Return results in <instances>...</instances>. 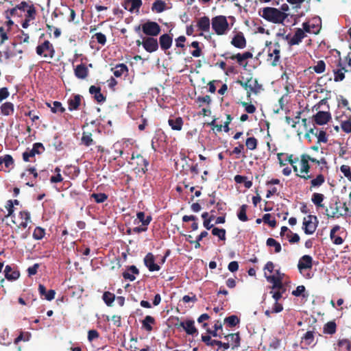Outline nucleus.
Masks as SVG:
<instances>
[{"mask_svg": "<svg viewBox=\"0 0 351 351\" xmlns=\"http://www.w3.org/2000/svg\"><path fill=\"white\" fill-rule=\"evenodd\" d=\"M236 83L239 84L246 90L247 100L251 102V96L252 94L258 95L262 90L263 86L259 84L256 78L250 77L247 78L245 81L237 80Z\"/></svg>", "mask_w": 351, "mask_h": 351, "instance_id": "1", "label": "nucleus"}, {"mask_svg": "<svg viewBox=\"0 0 351 351\" xmlns=\"http://www.w3.org/2000/svg\"><path fill=\"white\" fill-rule=\"evenodd\" d=\"M341 229V227L339 225H335L332 227V228L330 230V238L332 241V242L335 245H341L343 244L344 240L343 238L340 236L336 235V232H338Z\"/></svg>", "mask_w": 351, "mask_h": 351, "instance_id": "27", "label": "nucleus"}, {"mask_svg": "<svg viewBox=\"0 0 351 351\" xmlns=\"http://www.w3.org/2000/svg\"><path fill=\"white\" fill-rule=\"evenodd\" d=\"M82 97L80 95H74L68 100V108L70 111L76 110L79 108Z\"/></svg>", "mask_w": 351, "mask_h": 351, "instance_id": "29", "label": "nucleus"}, {"mask_svg": "<svg viewBox=\"0 0 351 351\" xmlns=\"http://www.w3.org/2000/svg\"><path fill=\"white\" fill-rule=\"evenodd\" d=\"M339 202L336 201L335 203L330 204L329 208H326V215L328 218H339L343 215L342 213H339Z\"/></svg>", "mask_w": 351, "mask_h": 351, "instance_id": "15", "label": "nucleus"}, {"mask_svg": "<svg viewBox=\"0 0 351 351\" xmlns=\"http://www.w3.org/2000/svg\"><path fill=\"white\" fill-rule=\"evenodd\" d=\"M266 46L268 47L267 62L273 66H276L280 64V45L278 42H276L273 45L271 41L266 42Z\"/></svg>", "mask_w": 351, "mask_h": 351, "instance_id": "3", "label": "nucleus"}, {"mask_svg": "<svg viewBox=\"0 0 351 351\" xmlns=\"http://www.w3.org/2000/svg\"><path fill=\"white\" fill-rule=\"evenodd\" d=\"M36 16V9L33 3H30L26 10L25 18L34 20Z\"/></svg>", "mask_w": 351, "mask_h": 351, "instance_id": "51", "label": "nucleus"}, {"mask_svg": "<svg viewBox=\"0 0 351 351\" xmlns=\"http://www.w3.org/2000/svg\"><path fill=\"white\" fill-rule=\"evenodd\" d=\"M136 216L139 221H141L144 226H147L152 219L150 215L145 217V213L142 211L138 212Z\"/></svg>", "mask_w": 351, "mask_h": 351, "instance_id": "46", "label": "nucleus"}, {"mask_svg": "<svg viewBox=\"0 0 351 351\" xmlns=\"http://www.w3.org/2000/svg\"><path fill=\"white\" fill-rule=\"evenodd\" d=\"M168 123L173 130L180 131L183 126V120L181 117H176L175 119H169Z\"/></svg>", "mask_w": 351, "mask_h": 351, "instance_id": "35", "label": "nucleus"}, {"mask_svg": "<svg viewBox=\"0 0 351 351\" xmlns=\"http://www.w3.org/2000/svg\"><path fill=\"white\" fill-rule=\"evenodd\" d=\"M325 182V176L319 173L315 178H311L309 191H312L313 189L319 188Z\"/></svg>", "mask_w": 351, "mask_h": 351, "instance_id": "26", "label": "nucleus"}, {"mask_svg": "<svg viewBox=\"0 0 351 351\" xmlns=\"http://www.w3.org/2000/svg\"><path fill=\"white\" fill-rule=\"evenodd\" d=\"M90 198L94 199V200L96 203L101 204L108 199V195L104 193H93L90 195Z\"/></svg>", "mask_w": 351, "mask_h": 351, "instance_id": "48", "label": "nucleus"}, {"mask_svg": "<svg viewBox=\"0 0 351 351\" xmlns=\"http://www.w3.org/2000/svg\"><path fill=\"white\" fill-rule=\"evenodd\" d=\"M224 338L230 344L232 350L240 346L241 338L239 332L228 334L224 335Z\"/></svg>", "mask_w": 351, "mask_h": 351, "instance_id": "21", "label": "nucleus"}, {"mask_svg": "<svg viewBox=\"0 0 351 351\" xmlns=\"http://www.w3.org/2000/svg\"><path fill=\"white\" fill-rule=\"evenodd\" d=\"M142 40H136V45L139 47L143 46V49L148 53H154L158 51L159 48V44L156 36H143L140 34Z\"/></svg>", "mask_w": 351, "mask_h": 351, "instance_id": "5", "label": "nucleus"}, {"mask_svg": "<svg viewBox=\"0 0 351 351\" xmlns=\"http://www.w3.org/2000/svg\"><path fill=\"white\" fill-rule=\"evenodd\" d=\"M341 172L351 182V171L348 165H343L340 167Z\"/></svg>", "mask_w": 351, "mask_h": 351, "instance_id": "64", "label": "nucleus"}, {"mask_svg": "<svg viewBox=\"0 0 351 351\" xmlns=\"http://www.w3.org/2000/svg\"><path fill=\"white\" fill-rule=\"evenodd\" d=\"M241 105L245 108V110L247 113L253 114L256 112V107L252 104H249L246 101H241Z\"/></svg>", "mask_w": 351, "mask_h": 351, "instance_id": "62", "label": "nucleus"}, {"mask_svg": "<svg viewBox=\"0 0 351 351\" xmlns=\"http://www.w3.org/2000/svg\"><path fill=\"white\" fill-rule=\"evenodd\" d=\"M302 343H304L306 346H315V331L308 330L302 337Z\"/></svg>", "mask_w": 351, "mask_h": 351, "instance_id": "30", "label": "nucleus"}, {"mask_svg": "<svg viewBox=\"0 0 351 351\" xmlns=\"http://www.w3.org/2000/svg\"><path fill=\"white\" fill-rule=\"evenodd\" d=\"M111 71L113 72V74L116 77H120L124 73L128 72V68L125 64L121 63L117 64L115 67L112 68Z\"/></svg>", "mask_w": 351, "mask_h": 351, "instance_id": "34", "label": "nucleus"}, {"mask_svg": "<svg viewBox=\"0 0 351 351\" xmlns=\"http://www.w3.org/2000/svg\"><path fill=\"white\" fill-rule=\"evenodd\" d=\"M176 326L178 328H183L188 335H193L194 334L197 333V330L195 326V322L191 319H188L185 322H180V324H176Z\"/></svg>", "mask_w": 351, "mask_h": 351, "instance_id": "14", "label": "nucleus"}, {"mask_svg": "<svg viewBox=\"0 0 351 351\" xmlns=\"http://www.w3.org/2000/svg\"><path fill=\"white\" fill-rule=\"evenodd\" d=\"M173 43V38L169 34H164L159 38L158 44L162 51L170 49Z\"/></svg>", "mask_w": 351, "mask_h": 351, "instance_id": "20", "label": "nucleus"}, {"mask_svg": "<svg viewBox=\"0 0 351 351\" xmlns=\"http://www.w3.org/2000/svg\"><path fill=\"white\" fill-rule=\"evenodd\" d=\"M36 52L38 56L46 60H51L54 58L56 51L52 43L47 40L38 45Z\"/></svg>", "mask_w": 351, "mask_h": 351, "instance_id": "4", "label": "nucleus"}, {"mask_svg": "<svg viewBox=\"0 0 351 351\" xmlns=\"http://www.w3.org/2000/svg\"><path fill=\"white\" fill-rule=\"evenodd\" d=\"M92 39H95L102 46L105 45L107 41L106 35L101 32L95 33L92 36Z\"/></svg>", "mask_w": 351, "mask_h": 351, "instance_id": "57", "label": "nucleus"}, {"mask_svg": "<svg viewBox=\"0 0 351 351\" xmlns=\"http://www.w3.org/2000/svg\"><path fill=\"white\" fill-rule=\"evenodd\" d=\"M166 9V3L162 0H156L152 6V10L156 13L162 12Z\"/></svg>", "mask_w": 351, "mask_h": 351, "instance_id": "41", "label": "nucleus"}, {"mask_svg": "<svg viewBox=\"0 0 351 351\" xmlns=\"http://www.w3.org/2000/svg\"><path fill=\"white\" fill-rule=\"evenodd\" d=\"M318 220L315 215H308L303 220L302 229L306 234H312L317 226Z\"/></svg>", "mask_w": 351, "mask_h": 351, "instance_id": "11", "label": "nucleus"}, {"mask_svg": "<svg viewBox=\"0 0 351 351\" xmlns=\"http://www.w3.org/2000/svg\"><path fill=\"white\" fill-rule=\"evenodd\" d=\"M89 93L94 95V99L98 103H103L106 101V97L101 93V88L99 86H90L89 88Z\"/></svg>", "mask_w": 351, "mask_h": 351, "instance_id": "25", "label": "nucleus"}, {"mask_svg": "<svg viewBox=\"0 0 351 351\" xmlns=\"http://www.w3.org/2000/svg\"><path fill=\"white\" fill-rule=\"evenodd\" d=\"M266 244L267 246L274 247L275 248L276 253H279L282 250V247H281V245L280 244V243H278L277 241H276L273 238L267 239V240L266 241Z\"/></svg>", "mask_w": 351, "mask_h": 351, "instance_id": "53", "label": "nucleus"}, {"mask_svg": "<svg viewBox=\"0 0 351 351\" xmlns=\"http://www.w3.org/2000/svg\"><path fill=\"white\" fill-rule=\"evenodd\" d=\"M45 235V230L41 227H36L33 232V238L36 240L42 239Z\"/></svg>", "mask_w": 351, "mask_h": 351, "instance_id": "58", "label": "nucleus"}, {"mask_svg": "<svg viewBox=\"0 0 351 351\" xmlns=\"http://www.w3.org/2000/svg\"><path fill=\"white\" fill-rule=\"evenodd\" d=\"M1 113L5 116H8L14 113V105L11 102H5L1 106Z\"/></svg>", "mask_w": 351, "mask_h": 351, "instance_id": "42", "label": "nucleus"}, {"mask_svg": "<svg viewBox=\"0 0 351 351\" xmlns=\"http://www.w3.org/2000/svg\"><path fill=\"white\" fill-rule=\"evenodd\" d=\"M221 56L226 59L237 60V61L239 65H243V62L245 60L244 59L242 53H240L230 56V53L229 52H226V53L221 54Z\"/></svg>", "mask_w": 351, "mask_h": 351, "instance_id": "38", "label": "nucleus"}, {"mask_svg": "<svg viewBox=\"0 0 351 351\" xmlns=\"http://www.w3.org/2000/svg\"><path fill=\"white\" fill-rule=\"evenodd\" d=\"M288 14L277 8L267 7L263 8L262 17L274 23H282Z\"/></svg>", "mask_w": 351, "mask_h": 351, "instance_id": "2", "label": "nucleus"}, {"mask_svg": "<svg viewBox=\"0 0 351 351\" xmlns=\"http://www.w3.org/2000/svg\"><path fill=\"white\" fill-rule=\"evenodd\" d=\"M223 322L227 324L228 326L232 328L236 326L240 322V319L237 315H232L226 317Z\"/></svg>", "mask_w": 351, "mask_h": 351, "instance_id": "43", "label": "nucleus"}, {"mask_svg": "<svg viewBox=\"0 0 351 351\" xmlns=\"http://www.w3.org/2000/svg\"><path fill=\"white\" fill-rule=\"evenodd\" d=\"M139 274V270L135 265L128 266L126 271L123 272L122 276L125 280H129L132 282L135 280L136 277L134 275Z\"/></svg>", "mask_w": 351, "mask_h": 351, "instance_id": "22", "label": "nucleus"}, {"mask_svg": "<svg viewBox=\"0 0 351 351\" xmlns=\"http://www.w3.org/2000/svg\"><path fill=\"white\" fill-rule=\"evenodd\" d=\"M81 144L86 147H89L95 144V141L92 137V133L84 132L81 138Z\"/></svg>", "mask_w": 351, "mask_h": 351, "instance_id": "36", "label": "nucleus"}, {"mask_svg": "<svg viewBox=\"0 0 351 351\" xmlns=\"http://www.w3.org/2000/svg\"><path fill=\"white\" fill-rule=\"evenodd\" d=\"M313 119L315 124L322 125L331 119V114L329 112L319 111L313 116Z\"/></svg>", "mask_w": 351, "mask_h": 351, "instance_id": "13", "label": "nucleus"}, {"mask_svg": "<svg viewBox=\"0 0 351 351\" xmlns=\"http://www.w3.org/2000/svg\"><path fill=\"white\" fill-rule=\"evenodd\" d=\"M257 145H258V141L254 136L249 137L245 141V146L250 150H254V149H256V147H257Z\"/></svg>", "mask_w": 351, "mask_h": 351, "instance_id": "54", "label": "nucleus"}, {"mask_svg": "<svg viewBox=\"0 0 351 351\" xmlns=\"http://www.w3.org/2000/svg\"><path fill=\"white\" fill-rule=\"evenodd\" d=\"M29 175H32V179L29 181H27L26 182V185L29 186H34V184H35V180H36V178H38V172H37V169L35 167H30V166H28L25 171L21 173V178L22 179H24L25 180H27V177L29 176Z\"/></svg>", "mask_w": 351, "mask_h": 351, "instance_id": "12", "label": "nucleus"}, {"mask_svg": "<svg viewBox=\"0 0 351 351\" xmlns=\"http://www.w3.org/2000/svg\"><path fill=\"white\" fill-rule=\"evenodd\" d=\"M210 19L208 16H202L199 19L197 26L202 32H208L210 29Z\"/></svg>", "mask_w": 351, "mask_h": 351, "instance_id": "32", "label": "nucleus"}, {"mask_svg": "<svg viewBox=\"0 0 351 351\" xmlns=\"http://www.w3.org/2000/svg\"><path fill=\"white\" fill-rule=\"evenodd\" d=\"M247 208V205L243 204L240 207V208L237 213V217H238L239 219L241 221L245 222V221H248V217L246 215Z\"/></svg>", "mask_w": 351, "mask_h": 351, "instance_id": "50", "label": "nucleus"}, {"mask_svg": "<svg viewBox=\"0 0 351 351\" xmlns=\"http://www.w3.org/2000/svg\"><path fill=\"white\" fill-rule=\"evenodd\" d=\"M212 28L217 35H223L229 29V24L225 16H217L212 19Z\"/></svg>", "mask_w": 351, "mask_h": 351, "instance_id": "6", "label": "nucleus"}, {"mask_svg": "<svg viewBox=\"0 0 351 351\" xmlns=\"http://www.w3.org/2000/svg\"><path fill=\"white\" fill-rule=\"evenodd\" d=\"M12 221L19 228H26L28 223L31 221L30 213L28 211H20L17 215H14L12 217Z\"/></svg>", "mask_w": 351, "mask_h": 351, "instance_id": "9", "label": "nucleus"}, {"mask_svg": "<svg viewBox=\"0 0 351 351\" xmlns=\"http://www.w3.org/2000/svg\"><path fill=\"white\" fill-rule=\"evenodd\" d=\"M337 346L339 351H351V341L348 339H339Z\"/></svg>", "mask_w": 351, "mask_h": 351, "instance_id": "39", "label": "nucleus"}, {"mask_svg": "<svg viewBox=\"0 0 351 351\" xmlns=\"http://www.w3.org/2000/svg\"><path fill=\"white\" fill-rule=\"evenodd\" d=\"M35 151L32 150V149L27 148L23 153V160L25 162H32L35 161Z\"/></svg>", "mask_w": 351, "mask_h": 351, "instance_id": "45", "label": "nucleus"}, {"mask_svg": "<svg viewBox=\"0 0 351 351\" xmlns=\"http://www.w3.org/2000/svg\"><path fill=\"white\" fill-rule=\"evenodd\" d=\"M313 71L317 73H322L326 69V64L324 60H319L317 64L313 66Z\"/></svg>", "mask_w": 351, "mask_h": 351, "instance_id": "60", "label": "nucleus"}, {"mask_svg": "<svg viewBox=\"0 0 351 351\" xmlns=\"http://www.w3.org/2000/svg\"><path fill=\"white\" fill-rule=\"evenodd\" d=\"M266 278L269 282L273 284L272 289H278L279 290H282L283 291H285L282 280L280 278L275 276H266Z\"/></svg>", "mask_w": 351, "mask_h": 351, "instance_id": "33", "label": "nucleus"}, {"mask_svg": "<svg viewBox=\"0 0 351 351\" xmlns=\"http://www.w3.org/2000/svg\"><path fill=\"white\" fill-rule=\"evenodd\" d=\"M143 3L142 0H123V7L130 12L138 11Z\"/></svg>", "mask_w": 351, "mask_h": 351, "instance_id": "19", "label": "nucleus"}, {"mask_svg": "<svg viewBox=\"0 0 351 351\" xmlns=\"http://www.w3.org/2000/svg\"><path fill=\"white\" fill-rule=\"evenodd\" d=\"M5 277L8 280H15L19 278L20 274L18 271H14L11 266L6 265L4 269Z\"/></svg>", "mask_w": 351, "mask_h": 351, "instance_id": "31", "label": "nucleus"}, {"mask_svg": "<svg viewBox=\"0 0 351 351\" xmlns=\"http://www.w3.org/2000/svg\"><path fill=\"white\" fill-rule=\"evenodd\" d=\"M324 199V195L322 193H314L311 196V201L317 206V208L324 207V205L322 204Z\"/></svg>", "mask_w": 351, "mask_h": 351, "instance_id": "37", "label": "nucleus"}, {"mask_svg": "<svg viewBox=\"0 0 351 351\" xmlns=\"http://www.w3.org/2000/svg\"><path fill=\"white\" fill-rule=\"evenodd\" d=\"M347 70L345 67H341V69L334 70V80L335 82H341L345 78V73Z\"/></svg>", "mask_w": 351, "mask_h": 351, "instance_id": "49", "label": "nucleus"}, {"mask_svg": "<svg viewBox=\"0 0 351 351\" xmlns=\"http://www.w3.org/2000/svg\"><path fill=\"white\" fill-rule=\"evenodd\" d=\"M197 219V217L195 215H184L182 217V221L184 222H188L190 221H193V223L191 224V228L193 230H196L198 229V223L195 221Z\"/></svg>", "mask_w": 351, "mask_h": 351, "instance_id": "55", "label": "nucleus"}, {"mask_svg": "<svg viewBox=\"0 0 351 351\" xmlns=\"http://www.w3.org/2000/svg\"><path fill=\"white\" fill-rule=\"evenodd\" d=\"M271 215L270 214H265L263 217V221L267 223L270 227L275 228L276 226V220L275 219H273L271 220Z\"/></svg>", "mask_w": 351, "mask_h": 351, "instance_id": "63", "label": "nucleus"}, {"mask_svg": "<svg viewBox=\"0 0 351 351\" xmlns=\"http://www.w3.org/2000/svg\"><path fill=\"white\" fill-rule=\"evenodd\" d=\"M313 267V258L310 255H304L302 256L298 264V268L300 273L304 269H310Z\"/></svg>", "mask_w": 351, "mask_h": 351, "instance_id": "16", "label": "nucleus"}, {"mask_svg": "<svg viewBox=\"0 0 351 351\" xmlns=\"http://www.w3.org/2000/svg\"><path fill=\"white\" fill-rule=\"evenodd\" d=\"M161 32V27L155 21H147L143 23V34L145 36H158Z\"/></svg>", "mask_w": 351, "mask_h": 351, "instance_id": "8", "label": "nucleus"}, {"mask_svg": "<svg viewBox=\"0 0 351 351\" xmlns=\"http://www.w3.org/2000/svg\"><path fill=\"white\" fill-rule=\"evenodd\" d=\"M88 69L87 66L82 63L74 69V73L77 78L84 80L88 75Z\"/></svg>", "mask_w": 351, "mask_h": 351, "instance_id": "28", "label": "nucleus"}, {"mask_svg": "<svg viewBox=\"0 0 351 351\" xmlns=\"http://www.w3.org/2000/svg\"><path fill=\"white\" fill-rule=\"evenodd\" d=\"M337 331V324L335 321L327 322L323 328V332L328 335H333Z\"/></svg>", "mask_w": 351, "mask_h": 351, "instance_id": "40", "label": "nucleus"}, {"mask_svg": "<svg viewBox=\"0 0 351 351\" xmlns=\"http://www.w3.org/2000/svg\"><path fill=\"white\" fill-rule=\"evenodd\" d=\"M3 164H4L7 168L12 166L14 164V160L12 156L6 154L3 156H0V166Z\"/></svg>", "mask_w": 351, "mask_h": 351, "instance_id": "52", "label": "nucleus"}, {"mask_svg": "<svg viewBox=\"0 0 351 351\" xmlns=\"http://www.w3.org/2000/svg\"><path fill=\"white\" fill-rule=\"evenodd\" d=\"M144 263L150 271H159L160 269V266L155 263V257L151 252L145 256Z\"/></svg>", "mask_w": 351, "mask_h": 351, "instance_id": "18", "label": "nucleus"}, {"mask_svg": "<svg viewBox=\"0 0 351 351\" xmlns=\"http://www.w3.org/2000/svg\"><path fill=\"white\" fill-rule=\"evenodd\" d=\"M47 106L51 108L53 113H63L65 112V108L62 106L61 102L55 101L53 102V106L50 104L47 103Z\"/></svg>", "mask_w": 351, "mask_h": 351, "instance_id": "44", "label": "nucleus"}, {"mask_svg": "<svg viewBox=\"0 0 351 351\" xmlns=\"http://www.w3.org/2000/svg\"><path fill=\"white\" fill-rule=\"evenodd\" d=\"M300 173H296V176L304 180H308L312 178V174L309 173L311 165L307 158V154H303L300 156Z\"/></svg>", "mask_w": 351, "mask_h": 351, "instance_id": "7", "label": "nucleus"}, {"mask_svg": "<svg viewBox=\"0 0 351 351\" xmlns=\"http://www.w3.org/2000/svg\"><path fill=\"white\" fill-rule=\"evenodd\" d=\"M131 160V164L136 165L135 169L137 170L138 173L145 174L147 172L149 161L144 158L143 156L140 154H136V155L132 154Z\"/></svg>", "mask_w": 351, "mask_h": 351, "instance_id": "10", "label": "nucleus"}, {"mask_svg": "<svg viewBox=\"0 0 351 351\" xmlns=\"http://www.w3.org/2000/svg\"><path fill=\"white\" fill-rule=\"evenodd\" d=\"M102 298L107 306H111L115 300V295L110 291H105Z\"/></svg>", "mask_w": 351, "mask_h": 351, "instance_id": "47", "label": "nucleus"}, {"mask_svg": "<svg viewBox=\"0 0 351 351\" xmlns=\"http://www.w3.org/2000/svg\"><path fill=\"white\" fill-rule=\"evenodd\" d=\"M226 230L223 228H213L212 229V234L214 236L218 237L221 241L226 240Z\"/></svg>", "mask_w": 351, "mask_h": 351, "instance_id": "56", "label": "nucleus"}, {"mask_svg": "<svg viewBox=\"0 0 351 351\" xmlns=\"http://www.w3.org/2000/svg\"><path fill=\"white\" fill-rule=\"evenodd\" d=\"M316 137L317 138V144H320L321 143H326L328 142L326 132L322 130L318 131Z\"/></svg>", "mask_w": 351, "mask_h": 351, "instance_id": "61", "label": "nucleus"}, {"mask_svg": "<svg viewBox=\"0 0 351 351\" xmlns=\"http://www.w3.org/2000/svg\"><path fill=\"white\" fill-rule=\"evenodd\" d=\"M305 36L304 32L302 29L298 28L293 37L288 40V43L290 46L299 45Z\"/></svg>", "mask_w": 351, "mask_h": 351, "instance_id": "23", "label": "nucleus"}, {"mask_svg": "<svg viewBox=\"0 0 351 351\" xmlns=\"http://www.w3.org/2000/svg\"><path fill=\"white\" fill-rule=\"evenodd\" d=\"M341 128L345 133H351V117H350L347 120L341 121Z\"/></svg>", "mask_w": 351, "mask_h": 351, "instance_id": "59", "label": "nucleus"}, {"mask_svg": "<svg viewBox=\"0 0 351 351\" xmlns=\"http://www.w3.org/2000/svg\"><path fill=\"white\" fill-rule=\"evenodd\" d=\"M231 45L238 49H243L246 47L247 41L241 32L237 33L232 38Z\"/></svg>", "mask_w": 351, "mask_h": 351, "instance_id": "17", "label": "nucleus"}, {"mask_svg": "<svg viewBox=\"0 0 351 351\" xmlns=\"http://www.w3.org/2000/svg\"><path fill=\"white\" fill-rule=\"evenodd\" d=\"M156 323V319L154 317L151 315H146L144 319L141 322V328L145 331L150 332L153 330V325H155Z\"/></svg>", "mask_w": 351, "mask_h": 351, "instance_id": "24", "label": "nucleus"}]
</instances>
